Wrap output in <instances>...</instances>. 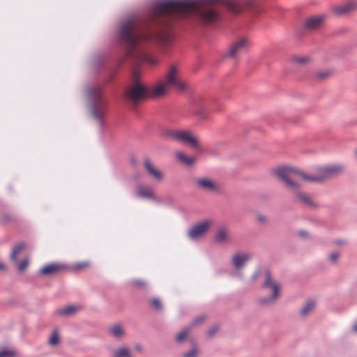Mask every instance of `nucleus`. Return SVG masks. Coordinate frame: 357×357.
Returning <instances> with one entry per match:
<instances>
[{
	"label": "nucleus",
	"mask_w": 357,
	"mask_h": 357,
	"mask_svg": "<svg viewBox=\"0 0 357 357\" xmlns=\"http://www.w3.org/2000/svg\"><path fill=\"white\" fill-rule=\"evenodd\" d=\"M216 3L225 5L234 14L243 10L237 0H162L155 5V23L158 28L155 30L143 33L139 30L137 17L124 20L119 33L126 56L135 62L146 61L151 65L156 64L155 59L148 57L144 52V44L155 40L165 46L170 45L173 33L169 29V20L176 17L194 16L204 24L215 22L218 13L212 6Z\"/></svg>",
	"instance_id": "1"
},
{
	"label": "nucleus",
	"mask_w": 357,
	"mask_h": 357,
	"mask_svg": "<svg viewBox=\"0 0 357 357\" xmlns=\"http://www.w3.org/2000/svg\"><path fill=\"white\" fill-rule=\"evenodd\" d=\"M271 174L281 181L284 186L294 194L296 203L310 208H317V204L310 196L301 190V185L296 179V177H299L305 181V178L303 175H307L306 173L290 165H280L271 169Z\"/></svg>",
	"instance_id": "2"
},
{
	"label": "nucleus",
	"mask_w": 357,
	"mask_h": 357,
	"mask_svg": "<svg viewBox=\"0 0 357 357\" xmlns=\"http://www.w3.org/2000/svg\"><path fill=\"white\" fill-rule=\"evenodd\" d=\"M261 288L269 294L258 301L261 306H271L275 304L281 296L282 283L274 278L269 268L264 270Z\"/></svg>",
	"instance_id": "3"
},
{
	"label": "nucleus",
	"mask_w": 357,
	"mask_h": 357,
	"mask_svg": "<svg viewBox=\"0 0 357 357\" xmlns=\"http://www.w3.org/2000/svg\"><path fill=\"white\" fill-rule=\"evenodd\" d=\"M171 88H175L179 91H183L188 88V84L180 79L178 69L175 65L169 68L165 79L152 89L151 94L155 97L162 96Z\"/></svg>",
	"instance_id": "4"
},
{
	"label": "nucleus",
	"mask_w": 357,
	"mask_h": 357,
	"mask_svg": "<svg viewBox=\"0 0 357 357\" xmlns=\"http://www.w3.org/2000/svg\"><path fill=\"white\" fill-rule=\"evenodd\" d=\"M345 166L343 164L335 163L320 167L314 174L303 175L305 181L310 183H324L330 179L344 174Z\"/></svg>",
	"instance_id": "5"
},
{
	"label": "nucleus",
	"mask_w": 357,
	"mask_h": 357,
	"mask_svg": "<svg viewBox=\"0 0 357 357\" xmlns=\"http://www.w3.org/2000/svg\"><path fill=\"white\" fill-rule=\"evenodd\" d=\"M86 95L90 103L91 113L95 119L100 124L102 123V114L105 105L102 99V93L100 86L93 85L86 89Z\"/></svg>",
	"instance_id": "6"
},
{
	"label": "nucleus",
	"mask_w": 357,
	"mask_h": 357,
	"mask_svg": "<svg viewBox=\"0 0 357 357\" xmlns=\"http://www.w3.org/2000/svg\"><path fill=\"white\" fill-rule=\"evenodd\" d=\"M147 95V88L137 79L135 75L133 84L126 89L124 99L131 103L134 107H136Z\"/></svg>",
	"instance_id": "7"
},
{
	"label": "nucleus",
	"mask_w": 357,
	"mask_h": 357,
	"mask_svg": "<svg viewBox=\"0 0 357 357\" xmlns=\"http://www.w3.org/2000/svg\"><path fill=\"white\" fill-rule=\"evenodd\" d=\"M249 47V40L245 37H241L229 45L224 56L231 59H236L238 56Z\"/></svg>",
	"instance_id": "8"
},
{
	"label": "nucleus",
	"mask_w": 357,
	"mask_h": 357,
	"mask_svg": "<svg viewBox=\"0 0 357 357\" xmlns=\"http://www.w3.org/2000/svg\"><path fill=\"white\" fill-rule=\"evenodd\" d=\"M194 183L197 189L208 192H219L222 190L220 184L208 177L196 178Z\"/></svg>",
	"instance_id": "9"
},
{
	"label": "nucleus",
	"mask_w": 357,
	"mask_h": 357,
	"mask_svg": "<svg viewBox=\"0 0 357 357\" xmlns=\"http://www.w3.org/2000/svg\"><path fill=\"white\" fill-rule=\"evenodd\" d=\"M210 226L208 220L195 224L188 230V236L192 241L199 240L206 234Z\"/></svg>",
	"instance_id": "10"
},
{
	"label": "nucleus",
	"mask_w": 357,
	"mask_h": 357,
	"mask_svg": "<svg viewBox=\"0 0 357 357\" xmlns=\"http://www.w3.org/2000/svg\"><path fill=\"white\" fill-rule=\"evenodd\" d=\"M252 259V255L248 252L238 251L234 253L231 258L232 267L236 271H241L245 264Z\"/></svg>",
	"instance_id": "11"
},
{
	"label": "nucleus",
	"mask_w": 357,
	"mask_h": 357,
	"mask_svg": "<svg viewBox=\"0 0 357 357\" xmlns=\"http://www.w3.org/2000/svg\"><path fill=\"white\" fill-rule=\"evenodd\" d=\"M178 142L186 143L195 150H200V142L197 136L188 130H179Z\"/></svg>",
	"instance_id": "12"
},
{
	"label": "nucleus",
	"mask_w": 357,
	"mask_h": 357,
	"mask_svg": "<svg viewBox=\"0 0 357 357\" xmlns=\"http://www.w3.org/2000/svg\"><path fill=\"white\" fill-rule=\"evenodd\" d=\"M324 16L322 15H312L305 19L303 23V29L311 31L319 29L323 26Z\"/></svg>",
	"instance_id": "13"
},
{
	"label": "nucleus",
	"mask_w": 357,
	"mask_h": 357,
	"mask_svg": "<svg viewBox=\"0 0 357 357\" xmlns=\"http://www.w3.org/2000/svg\"><path fill=\"white\" fill-rule=\"evenodd\" d=\"M66 266L62 264L52 263L40 270V274L45 276H54L65 270Z\"/></svg>",
	"instance_id": "14"
},
{
	"label": "nucleus",
	"mask_w": 357,
	"mask_h": 357,
	"mask_svg": "<svg viewBox=\"0 0 357 357\" xmlns=\"http://www.w3.org/2000/svg\"><path fill=\"white\" fill-rule=\"evenodd\" d=\"M192 113L201 120H206L208 116V111L201 100H194L192 102Z\"/></svg>",
	"instance_id": "15"
},
{
	"label": "nucleus",
	"mask_w": 357,
	"mask_h": 357,
	"mask_svg": "<svg viewBox=\"0 0 357 357\" xmlns=\"http://www.w3.org/2000/svg\"><path fill=\"white\" fill-rule=\"evenodd\" d=\"M82 310L80 305H68L62 308L57 309L55 311V315L59 317H68L75 315L78 312Z\"/></svg>",
	"instance_id": "16"
},
{
	"label": "nucleus",
	"mask_w": 357,
	"mask_h": 357,
	"mask_svg": "<svg viewBox=\"0 0 357 357\" xmlns=\"http://www.w3.org/2000/svg\"><path fill=\"white\" fill-rule=\"evenodd\" d=\"M357 10V0H351L334 8V13L337 15H344Z\"/></svg>",
	"instance_id": "17"
},
{
	"label": "nucleus",
	"mask_w": 357,
	"mask_h": 357,
	"mask_svg": "<svg viewBox=\"0 0 357 357\" xmlns=\"http://www.w3.org/2000/svg\"><path fill=\"white\" fill-rule=\"evenodd\" d=\"M144 165L146 170L148 172L149 174L153 176L155 179L158 181L162 180L164 176L163 174L156 168L151 160L146 157L144 159Z\"/></svg>",
	"instance_id": "18"
},
{
	"label": "nucleus",
	"mask_w": 357,
	"mask_h": 357,
	"mask_svg": "<svg viewBox=\"0 0 357 357\" xmlns=\"http://www.w3.org/2000/svg\"><path fill=\"white\" fill-rule=\"evenodd\" d=\"M214 240L217 243L223 244L229 240V231L225 227H220L214 236Z\"/></svg>",
	"instance_id": "19"
},
{
	"label": "nucleus",
	"mask_w": 357,
	"mask_h": 357,
	"mask_svg": "<svg viewBox=\"0 0 357 357\" xmlns=\"http://www.w3.org/2000/svg\"><path fill=\"white\" fill-rule=\"evenodd\" d=\"M25 243L20 241L15 244L11 251L10 259L11 262H17L20 255L26 249Z\"/></svg>",
	"instance_id": "20"
},
{
	"label": "nucleus",
	"mask_w": 357,
	"mask_h": 357,
	"mask_svg": "<svg viewBox=\"0 0 357 357\" xmlns=\"http://www.w3.org/2000/svg\"><path fill=\"white\" fill-rule=\"evenodd\" d=\"M176 158L187 166H192L195 164L197 158L193 156H188L182 151H177L175 153Z\"/></svg>",
	"instance_id": "21"
},
{
	"label": "nucleus",
	"mask_w": 357,
	"mask_h": 357,
	"mask_svg": "<svg viewBox=\"0 0 357 357\" xmlns=\"http://www.w3.org/2000/svg\"><path fill=\"white\" fill-rule=\"evenodd\" d=\"M333 74V70L331 68L319 70L314 73V79L318 82H323L331 77Z\"/></svg>",
	"instance_id": "22"
},
{
	"label": "nucleus",
	"mask_w": 357,
	"mask_h": 357,
	"mask_svg": "<svg viewBox=\"0 0 357 357\" xmlns=\"http://www.w3.org/2000/svg\"><path fill=\"white\" fill-rule=\"evenodd\" d=\"M109 334L117 340H121L125 336V331L121 324H116L109 328Z\"/></svg>",
	"instance_id": "23"
},
{
	"label": "nucleus",
	"mask_w": 357,
	"mask_h": 357,
	"mask_svg": "<svg viewBox=\"0 0 357 357\" xmlns=\"http://www.w3.org/2000/svg\"><path fill=\"white\" fill-rule=\"evenodd\" d=\"M291 61L298 67L307 66L312 62V58L310 56H301L294 55L291 57Z\"/></svg>",
	"instance_id": "24"
},
{
	"label": "nucleus",
	"mask_w": 357,
	"mask_h": 357,
	"mask_svg": "<svg viewBox=\"0 0 357 357\" xmlns=\"http://www.w3.org/2000/svg\"><path fill=\"white\" fill-rule=\"evenodd\" d=\"M315 305L316 303L314 301H306L300 310V315L303 317L309 316L314 310Z\"/></svg>",
	"instance_id": "25"
},
{
	"label": "nucleus",
	"mask_w": 357,
	"mask_h": 357,
	"mask_svg": "<svg viewBox=\"0 0 357 357\" xmlns=\"http://www.w3.org/2000/svg\"><path fill=\"white\" fill-rule=\"evenodd\" d=\"M160 135L165 139H175L178 141L179 130L165 128L162 130Z\"/></svg>",
	"instance_id": "26"
},
{
	"label": "nucleus",
	"mask_w": 357,
	"mask_h": 357,
	"mask_svg": "<svg viewBox=\"0 0 357 357\" xmlns=\"http://www.w3.org/2000/svg\"><path fill=\"white\" fill-rule=\"evenodd\" d=\"M137 193L138 196L144 198H153L154 196L153 192L150 188L142 185L137 187Z\"/></svg>",
	"instance_id": "27"
},
{
	"label": "nucleus",
	"mask_w": 357,
	"mask_h": 357,
	"mask_svg": "<svg viewBox=\"0 0 357 357\" xmlns=\"http://www.w3.org/2000/svg\"><path fill=\"white\" fill-rule=\"evenodd\" d=\"M49 346L50 347H56L60 343V337L59 331L57 328H55L52 332L47 342Z\"/></svg>",
	"instance_id": "28"
},
{
	"label": "nucleus",
	"mask_w": 357,
	"mask_h": 357,
	"mask_svg": "<svg viewBox=\"0 0 357 357\" xmlns=\"http://www.w3.org/2000/svg\"><path fill=\"white\" fill-rule=\"evenodd\" d=\"M17 352L14 349L7 347L0 348V357H16Z\"/></svg>",
	"instance_id": "29"
},
{
	"label": "nucleus",
	"mask_w": 357,
	"mask_h": 357,
	"mask_svg": "<svg viewBox=\"0 0 357 357\" xmlns=\"http://www.w3.org/2000/svg\"><path fill=\"white\" fill-rule=\"evenodd\" d=\"M12 263L13 264H15V266H16L17 271L20 273H24L26 271V269L28 267V266H29V257H25L20 262H19L18 260H17V262H12Z\"/></svg>",
	"instance_id": "30"
},
{
	"label": "nucleus",
	"mask_w": 357,
	"mask_h": 357,
	"mask_svg": "<svg viewBox=\"0 0 357 357\" xmlns=\"http://www.w3.org/2000/svg\"><path fill=\"white\" fill-rule=\"evenodd\" d=\"M192 331L189 326L181 331L176 335V341L178 343L183 342L187 337L188 333Z\"/></svg>",
	"instance_id": "31"
},
{
	"label": "nucleus",
	"mask_w": 357,
	"mask_h": 357,
	"mask_svg": "<svg viewBox=\"0 0 357 357\" xmlns=\"http://www.w3.org/2000/svg\"><path fill=\"white\" fill-rule=\"evenodd\" d=\"M114 357H132V354L129 349L124 347L116 350Z\"/></svg>",
	"instance_id": "32"
},
{
	"label": "nucleus",
	"mask_w": 357,
	"mask_h": 357,
	"mask_svg": "<svg viewBox=\"0 0 357 357\" xmlns=\"http://www.w3.org/2000/svg\"><path fill=\"white\" fill-rule=\"evenodd\" d=\"M151 307L155 311L161 312L162 310V304L158 298H154L151 301Z\"/></svg>",
	"instance_id": "33"
},
{
	"label": "nucleus",
	"mask_w": 357,
	"mask_h": 357,
	"mask_svg": "<svg viewBox=\"0 0 357 357\" xmlns=\"http://www.w3.org/2000/svg\"><path fill=\"white\" fill-rule=\"evenodd\" d=\"M13 220V216L9 213H3L0 215V221L4 225L11 223Z\"/></svg>",
	"instance_id": "34"
},
{
	"label": "nucleus",
	"mask_w": 357,
	"mask_h": 357,
	"mask_svg": "<svg viewBox=\"0 0 357 357\" xmlns=\"http://www.w3.org/2000/svg\"><path fill=\"white\" fill-rule=\"evenodd\" d=\"M255 220L261 225H266L268 222V218L262 213H257L255 215Z\"/></svg>",
	"instance_id": "35"
},
{
	"label": "nucleus",
	"mask_w": 357,
	"mask_h": 357,
	"mask_svg": "<svg viewBox=\"0 0 357 357\" xmlns=\"http://www.w3.org/2000/svg\"><path fill=\"white\" fill-rule=\"evenodd\" d=\"M220 326L218 324H215L211 326L206 331V335L208 338H212L218 332Z\"/></svg>",
	"instance_id": "36"
},
{
	"label": "nucleus",
	"mask_w": 357,
	"mask_h": 357,
	"mask_svg": "<svg viewBox=\"0 0 357 357\" xmlns=\"http://www.w3.org/2000/svg\"><path fill=\"white\" fill-rule=\"evenodd\" d=\"M340 257V253L337 251H333L329 254L328 260L331 264H335L338 261Z\"/></svg>",
	"instance_id": "37"
},
{
	"label": "nucleus",
	"mask_w": 357,
	"mask_h": 357,
	"mask_svg": "<svg viewBox=\"0 0 357 357\" xmlns=\"http://www.w3.org/2000/svg\"><path fill=\"white\" fill-rule=\"evenodd\" d=\"M198 349L197 346H194L189 351L182 354V357H197Z\"/></svg>",
	"instance_id": "38"
},
{
	"label": "nucleus",
	"mask_w": 357,
	"mask_h": 357,
	"mask_svg": "<svg viewBox=\"0 0 357 357\" xmlns=\"http://www.w3.org/2000/svg\"><path fill=\"white\" fill-rule=\"evenodd\" d=\"M133 287L139 289H144L146 286V282L141 279H135L131 282Z\"/></svg>",
	"instance_id": "39"
},
{
	"label": "nucleus",
	"mask_w": 357,
	"mask_h": 357,
	"mask_svg": "<svg viewBox=\"0 0 357 357\" xmlns=\"http://www.w3.org/2000/svg\"><path fill=\"white\" fill-rule=\"evenodd\" d=\"M206 319V315H202L198 317H196L190 324L189 326L191 329H192L194 327L198 326L199 324H202L205 319Z\"/></svg>",
	"instance_id": "40"
},
{
	"label": "nucleus",
	"mask_w": 357,
	"mask_h": 357,
	"mask_svg": "<svg viewBox=\"0 0 357 357\" xmlns=\"http://www.w3.org/2000/svg\"><path fill=\"white\" fill-rule=\"evenodd\" d=\"M89 266V263L88 261H82L76 263L73 265V269L75 271L84 269Z\"/></svg>",
	"instance_id": "41"
},
{
	"label": "nucleus",
	"mask_w": 357,
	"mask_h": 357,
	"mask_svg": "<svg viewBox=\"0 0 357 357\" xmlns=\"http://www.w3.org/2000/svg\"><path fill=\"white\" fill-rule=\"evenodd\" d=\"M259 276V271L257 270L250 276V282H255L258 279Z\"/></svg>",
	"instance_id": "42"
},
{
	"label": "nucleus",
	"mask_w": 357,
	"mask_h": 357,
	"mask_svg": "<svg viewBox=\"0 0 357 357\" xmlns=\"http://www.w3.org/2000/svg\"><path fill=\"white\" fill-rule=\"evenodd\" d=\"M298 235L301 238H307L309 236V234L306 231H301L298 232Z\"/></svg>",
	"instance_id": "43"
},
{
	"label": "nucleus",
	"mask_w": 357,
	"mask_h": 357,
	"mask_svg": "<svg viewBox=\"0 0 357 357\" xmlns=\"http://www.w3.org/2000/svg\"><path fill=\"white\" fill-rule=\"evenodd\" d=\"M7 271L6 266L1 261H0V271L6 272Z\"/></svg>",
	"instance_id": "44"
},
{
	"label": "nucleus",
	"mask_w": 357,
	"mask_h": 357,
	"mask_svg": "<svg viewBox=\"0 0 357 357\" xmlns=\"http://www.w3.org/2000/svg\"><path fill=\"white\" fill-rule=\"evenodd\" d=\"M131 164L132 165V166L134 167H137V165H138V160L137 159L135 158V157H132L131 158Z\"/></svg>",
	"instance_id": "45"
},
{
	"label": "nucleus",
	"mask_w": 357,
	"mask_h": 357,
	"mask_svg": "<svg viewBox=\"0 0 357 357\" xmlns=\"http://www.w3.org/2000/svg\"><path fill=\"white\" fill-rule=\"evenodd\" d=\"M135 348L137 351H138L139 352L142 351V349H143L142 346L141 344H136L135 346Z\"/></svg>",
	"instance_id": "46"
},
{
	"label": "nucleus",
	"mask_w": 357,
	"mask_h": 357,
	"mask_svg": "<svg viewBox=\"0 0 357 357\" xmlns=\"http://www.w3.org/2000/svg\"><path fill=\"white\" fill-rule=\"evenodd\" d=\"M335 244L338 245H342L344 244V241L343 240H337L335 241Z\"/></svg>",
	"instance_id": "47"
},
{
	"label": "nucleus",
	"mask_w": 357,
	"mask_h": 357,
	"mask_svg": "<svg viewBox=\"0 0 357 357\" xmlns=\"http://www.w3.org/2000/svg\"><path fill=\"white\" fill-rule=\"evenodd\" d=\"M353 329L355 332H357V322L354 326Z\"/></svg>",
	"instance_id": "48"
},
{
	"label": "nucleus",
	"mask_w": 357,
	"mask_h": 357,
	"mask_svg": "<svg viewBox=\"0 0 357 357\" xmlns=\"http://www.w3.org/2000/svg\"><path fill=\"white\" fill-rule=\"evenodd\" d=\"M355 154H356V158H357V149H356V151H355Z\"/></svg>",
	"instance_id": "49"
}]
</instances>
